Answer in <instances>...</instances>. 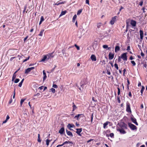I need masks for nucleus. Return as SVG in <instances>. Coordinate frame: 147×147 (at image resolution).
Here are the masks:
<instances>
[{"label":"nucleus","mask_w":147,"mask_h":147,"mask_svg":"<svg viewBox=\"0 0 147 147\" xmlns=\"http://www.w3.org/2000/svg\"><path fill=\"white\" fill-rule=\"evenodd\" d=\"M53 53H54L53 52L44 55L43 57L40 61L45 62L46 61H47L49 59H51L53 58L54 56V55H53Z\"/></svg>","instance_id":"1"},{"label":"nucleus","mask_w":147,"mask_h":147,"mask_svg":"<svg viewBox=\"0 0 147 147\" xmlns=\"http://www.w3.org/2000/svg\"><path fill=\"white\" fill-rule=\"evenodd\" d=\"M126 111L127 112L131 113V110L130 104L129 102H126Z\"/></svg>","instance_id":"2"},{"label":"nucleus","mask_w":147,"mask_h":147,"mask_svg":"<svg viewBox=\"0 0 147 147\" xmlns=\"http://www.w3.org/2000/svg\"><path fill=\"white\" fill-rule=\"evenodd\" d=\"M128 125L130 128L132 130H136L137 129V127L134 124L131 123H128Z\"/></svg>","instance_id":"3"},{"label":"nucleus","mask_w":147,"mask_h":147,"mask_svg":"<svg viewBox=\"0 0 147 147\" xmlns=\"http://www.w3.org/2000/svg\"><path fill=\"white\" fill-rule=\"evenodd\" d=\"M121 57L122 59L124 61H127V53H123L121 55Z\"/></svg>","instance_id":"4"},{"label":"nucleus","mask_w":147,"mask_h":147,"mask_svg":"<svg viewBox=\"0 0 147 147\" xmlns=\"http://www.w3.org/2000/svg\"><path fill=\"white\" fill-rule=\"evenodd\" d=\"M117 17V16H115L112 18L111 21L110 22V23L112 25L114 24V23L116 21V19Z\"/></svg>","instance_id":"5"},{"label":"nucleus","mask_w":147,"mask_h":147,"mask_svg":"<svg viewBox=\"0 0 147 147\" xmlns=\"http://www.w3.org/2000/svg\"><path fill=\"white\" fill-rule=\"evenodd\" d=\"M131 119L132 122L137 125H138V124L136 121V118L133 117V115H132V117H131Z\"/></svg>","instance_id":"6"},{"label":"nucleus","mask_w":147,"mask_h":147,"mask_svg":"<svg viewBox=\"0 0 147 147\" xmlns=\"http://www.w3.org/2000/svg\"><path fill=\"white\" fill-rule=\"evenodd\" d=\"M34 69V67H32L28 68L26 70L25 73V74H27L29 72L32 70Z\"/></svg>","instance_id":"7"},{"label":"nucleus","mask_w":147,"mask_h":147,"mask_svg":"<svg viewBox=\"0 0 147 147\" xmlns=\"http://www.w3.org/2000/svg\"><path fill=\"white\" fill-rule=\"evenodd\" d=\"M117 130L118 131H119L122 134H125L126 133V132L123 129H117Z\"/></svg>","instance_id":"8"},{"label":"nucleus","mask_w":147,"mask_h":147,"mask_svg":"<svg viewBox=\"0 0 147 147\" xmlns=\"http://www.w3.org/2000/svg\"><path fill=\"white\" fill-rule=\"evenodd\" d=\"M140 38L141 40H142L143 38V32L142 30H140Z\"/></svg>","instance_id":"9"},{"label":"nucleus","mask_w":147,"mask_h":147,"mask_svg":"<svg viewBox=\"0 0 147 147\" xmlns=\"http://www.w3.org/2000/svg\"><path fill=\"white\" fill-rule=\"evenodd\" d=\"M64 128L63 127H62L59 131V133L61 134H63V132H64Z\"/></svg>","instance_id":"10"},{"label":"nucleus","mask_w":147,"mask_h":147,"mask_svg":"<svg viewBox=\"0 0 147 147\" xmlns=\"http://www.w3.org/2000/svg\"><path fill=\"white\" fill-rule=\"evenodd\" d=\"M90 58L92 61H95L96 60V58L95 55H91Z\"/></svg>","instance_id":"11"},{"label":"nucleus","mask_w":147,"mask_h":147,"mask_svg":"<svg viewBox=\"0 0 147 147\" xmlns=\"http://www.w3.org/2000/svg\"><path fill=\"white\" fill-rule=\"evenodd\" d=\"M131 24L133 26H136V22L134 20H132L131 21Z\"/></svg>","instance_id":"12"},{"label":"nucleus","mask_w":147,"mask_h":147,"mask_svg":"<svg viewBox=\"0 0 147 147\" xmlns=\"http://www.w3.org/2000/svg\"><path fill=\"white\" fill-rule=\"evenodd\" d=\"M109 59L111 60L113 58L114 55L111 53H109Z\"/></svg>","instance_id":"13"},{"label":"nucleus","mask_w":147,"mask_h":147,"mask_svg":"<svg viewBox=\"0 0 147 147\" xmlns=\"http://www.w3.org/2000/svg\"><path fill=\"white\" fill-rule=\"evenodd\" d=\"M66 132L67 134L69 136H70L71 137H73V135L72 133L69 131H68L67 130H66Z\"/></svg>","instance_id":"14"},{"label":"nucleus","mask_w":147,"mask_h":147,"mask_svg":"<svg viewBox=\"0 0 147 147\" xmlns=\"http://www.w3.org/2000/svg\"><path fill=\"white\" fill-rule=\"evenodd\" d=\"M77 131L76 133L78 135L80 134V133L82 131V128H79L76 129Z\"/></svg>","instance_id":"15"},{"label":"nucleus","mask_w":147,"mask_h":147,"mask_svg":"<svg viewBox=\"0 0 147 147\" xmlns=\"http://www.w3.org/2000/svg\"><path fill=\"white\" fill-rule=\"evenodd\" d=\"M65 3V2L62 1V2H57L55 4V5H59L61 4H64Z\"/></svg>","instance_id":"16"},{"label":"nucleus","mask_w":147,"mask_h":147,"mask_svg":"<svg viewBox=\"0 0 147 147\" xmlns=\"http://www.w3.org/2000/svg\"><path fill=\"white\" fill-rule=\"evenodd\" d=\"M120 50V47L119 46H116L115 48V52H117Z\"/></svg>","instance_id":"17"},{"label":"nucleus","mask_w":147,"mask_h":147,"mask_svg":"<svg viewBox=\"0 0 147 147\" xmlns=\"http://www.w3.org/2000/svg\"><path fill=\"white\" fill-rule=\"evenodd\" d=\"M82 115H83V114H78L77 115H76L75 116L74 118V119H76L78 120L79 119V117L80 116Z\"/></svg>","instance_id":"18"},{"label":"nucleus","mask_w":147,"mask_h":147,"mask_svg":"<svg viewBox=\"0 0 147 147\" xmlns=\"http://www.w3.org/2000/svg\"><path fill=\"white\" fill-rule=\"evenodd\" d=\"M110 123L109 121H107L103 124V128L105 129L106 128V126Z\"/></svg>","instance_id":"19"},{"label":"nucleus","mask_w":147,"mask_h":147,"mask_svg":"<svg viewBox=\"0 0 147 147\" xmlns=\"http://www.w3.org/2000/svg\"><path fill=\"white\" fill-rule=\"evenodd\" d=\"M102 47L104 49H107L108 50H109L111 49V47H108V46L107 45H103Z\"/></svg>","instance_id":"20"},{"label":"nucleus","mask_w":147,"mask_h":147,"mask_svg":"<svg viewBox=\"0 0 147 147\" xmlns=\"http://www.w3.org/2000/svg\"><path fill=\"white\" fill-rule=\"evenodd\" d=\"M44 18L43 17V16H42L41 18H40V20L39 22V24L40 25L42 23V22L44 21Z\"/></svg>","instance_id":"21"},{"label":"nucleus","mask_w":147,"mask_h":147,"mask_svg":"<svg viewBox=\"0 0 147 147\" xmlns=\"http://www.w3.org/2000/svg\"><path fill=\"white\" fill-rule=\"evenodd\" d=\"M66 12V11H62L61 13V14L59 16L60 17L63 15H65V14Z\"/></svg>","instance_id":"22"},{"label":"nucleus","mask_w":147,"mask_h":147,"mask_svg":"<svg viewBox=\"0 0 147 147\" xmlns=\"http://www.w3.org/2000/svg\"><path fill=\"white\" fill-rule=\"evenodd\" d=\"M44 31V30H42L40 32V34H38V35L40 36H42Z\"/></svg>","instance_id":"23"},{"label":"nucleus","mask_w":147,"mask_h":147,"mask_svg":"<svg viewBox=\"0 0 147 147\" xmlns=\"http://www.w3.org/2000/svg\"><path fill=\"white\" fill-rule=\"evenodd\" d=\"M102 26V23H99L97 24V27L98 28H100Z\"/></svg>","instance_id":"24"},{"label":"nucleus","mask_w":147,"mask_h":147,"mask_svg":"<svg viewBox=\"0 0 147 147\" xmlns=\"http://www.w3.org/2000/svg\"><path fill=\"white\" fill-rule=\"evenodd\" d=\"M77 18V16L76 14L75 15L73 18L72 22H74L75 20Z\"/></svg>","instance_id":"25"},{"label":"nucleus","mask_w":147,"mask_h":147,"mask_svg":"<svg viewBox=\"0 0 147 147\" xmlns=\"http://www.w3.org/2000/svg\"><path fill=\"white\" fill-rule=\"evenodd\" d=\"M75 127L74 125V124L71 125L70 124H69L67 125V127H68L71 128L73 127Z\"/></svg>","instance_id":"26"},{"label":"nucleus","mask_w":147,"mask_h":147,"mask_svg":"<svg viewBox=\"0 0 147 147\" xmlns=\"http://www.w3.org/2000/svg\"><path fill=\"white\" fill-rule=\"evenodd\" d=\"M144 89H145L144 87L143 86H142V89L140 91L142 95L143 92V91L144 90Z\"/></svg>","instance_id":"27"},{"label":"nucleus","mask_w":147,"mask_h":147,"mask_svg":"<svg viewBox=\"0 0 147 147\" xmlns=\"http://www.w3.org/2000/svg\"><path fill=\"white\" fill-rule=\"evenodd\" d=\"M38 141L39 142H41V140L40 139V134H38Z\"/></svg>","instance_id":"28"},{"label":"nucleus","mask_w":147,"mask_h":147,"mask_svg":"<svg viewBox=\"0 0 147 147\" xmlns=\"http://www.w3.org/2000/svg\"><path fill=\"white\" fill-rule=\"evenodd\" d=\"M16 77V75L15 74H13L12 77V81H13Z\"/></svg>","instance_id":"29"},{"label":"nucleus","mask_w":147,"mask_h":147,"mask_svg":"<svg viewBox=\"0 0 147 147\" xmlns=\"http://www.w3.org/2000/svg\"><path fill=\"white\" fill-rule=\"evenodd\" d=\"M26 99H22L20 101V105L21 106H22L23 103L24 102V101Z\"/></svg>","instance_id":"30"},{"label":"nucleus","mask_w":147,"mask_h":147,"mask_svg":"<svg viewBox=\"0 0 147 147\" xmlns=\"http://www.w3.org/2000/svg\"><path fill=\"white\" fill-rule=\"evenodd\" d=\"M50 141H51L49 139L46 140V145L47 146H49V143Z\"/></svg>","instance_id":"31"},{"label":"nucleus","mask_w":147,"mask_h":147,"mask_svg":"<svg viewBox=\"0 0 147 147\" xmlns=\"http://www.w3.org/2000/svg\"><path fill=\"white\" fill-rule=\"evenodd\" d=\"M73 104H74V105L73 106V111H74L76 109L77 107H76V106L74 104V102L73 103Z\"/></svg>","instance_id":"32"},{"label":"nucleus","mask_w":147,"mask_h":147,"mask_svg":"<svg viewBox=\"0 0 147 147\" xmlns=\"http://www.w3.org/2000/svg\"><path fill=\"white\" fill-rule=\"evenodd\" d=\"M50 90L53 93H55V90L54 88H51Z\"/></svg>","instance_id":"33"},{"label":"nucleus","mask_w":147,"mask_h":147,"mask_svg":"<svg viewBox=\"0 0 147 147\" xmlns=\"http://www.w3.org/2000/svg\"><path fill=\"white\" fill-rule=\"evenodd\" d=\"M114 66H115V67L117 70H118V69L119 68H118V65H117V64L116 63H115V64H114Z\"/></svg>","instance_id":"34"},{"label":"nucleus","mask_w":147,"mask_h":147,"mask_svg":"<svg viewBox=\"0 0 147 147\" xmlns=\"http://www.w3.org/2000/svg\"><path fill=\"white\" fill-rule=\"evenodd\" d=\"M131 63L132 64L133 66H135L136 65V63L134 61H131Z\"/></svg>","instance_id":"35"},{"label":"nucleus","mask_w":147,"mask_h":147,"mask_svg":"<svg viewBox=\"0 0 147 147\" xmlns=\"http://www.w3.org/2000/svg\"><path fill=\"white\" fill-rule=\"evenodd\" d=\"M74 46L76 48L77 50H80V48L77 45L75 44Z\"/></svg>","instance_id":"36"},{"label":"nucleus","mask_w":147,"mask_h":147,"mask_svg":"<svg viewBox=\"0 0 147 147\" xmlns=\"http://www.w3.org/2000/svg\"><path fill=\"white\" fill-rule=\"evenodd\" d=\"M30 56H28L27 58H26V59H25V60H24L23 62L24 63V62L26 61H27L28 60L29 58H30Z\"/></svg>","instance_id":"37"},{"label":"nucleus","mask_w":147,"mask_h":147,"mask_svg":"<svg viewBox=\"0 0 147 147\" xmlns=\"http://www.w3.org/2000/svg\"><path fill=\"white\" fill-rule=\"evenodd\" d=\"M102 63V65H104L105 64V60H103L100 61Z\"/></svg>","instance_id":"38"},{"label":"nucleus","mask_w":147,"mask_h":147,"mask_svg":"<svg viewBox=\"0 0 147 147\" xmlns=\"http://www.w3.org/2000/svg\"><path fill=\"white\" fill-rule=\"evenodd\" d=\"M20 81L19 79H16L14 81L15 83H18Z\"/></svg>","instance_id":"39"},{"label":"nucleus","mask_w":147,"mask_h":147,"mask_svg":"<svg viewBox=\"0 0 147 147\" xmlns=\"http://www.w3.org/2000/svg\"><path fill=\"white\" fill-rule=\"evenodd\" d=\"M82 11L81 9L79 10L78 11L77 13V15H80L81 13L82 12Z\"/></svg>","instance_id":"40"},{"label":"nucleus","mask_w":147,"mask_h":147,"mask_svg":"<svg viewBox=\"0 0 147 147\" xmlns=\"http://www.w3.org/2000/svg\"><path fill=\"white\" fill-rule=\"evenodd\" d=\"M47 78V76L46 75H45L44 76V77H43V81L44 82L45 80Z\"/></svg>","instance_id":"41"},{"label":"nucleus","mask_w":147,"mask_h":147,"mask_svg":"<svg viewBox=\"0 0 147 147\" xmlns=\"http://www.w3.org/2000/svg\"><path fill=\"white\" fill-rule=\"evenodd\" d=\"M52 86L54 88H57L58 87L57 85L55 84H53Z\"/></svg>","instance_id":"42"},{"label":"nucleus","mask_w":147,"mask_h":147,"mask_svg":"<svg viewBox=\"0 0 147 147\" xmlns=\"http://www.w3.org/2000/svg\"><path fill=\"white\" fill-rule=\"evenodd\" d=\"M117 89H118V95H119L120 94V88H117Z\"/></svg>","instance_id":"43"},{"label":"nucleus","mask_w":147,"mask_h":147,"mask_svg":"<svg viewBox=\"0 0 147 147\" xmlns=\"http://www.w3.org/2000/svg\"><path fill=\"white\" fill-rule=\"evenodd\" d=\"M114 134L113 133H111L110 134V136L111 137V138H113L114 137Z\"/></svg>","instance_id":"44"},{"label":"nucleus","mask_w":147,"mask_h":147,"mask_svg":"<svg viewBox=\"0 0 147 147\" xmlns=\"http://www.w3.org/2000/svg\"><path fill=\"white\" fill-rule=\"evenodd\" d=\"M117 100L118 102L119 103H120V102H121V101H120V98H119V96L117 97Z\"/></svg>","instance_id":"45"},{"label":"nucleus","mask_w":147,"mask_h":147,"mask_svg":"<svg viewBox=\"0 0 147 147\" xmlns=\"http://www.w3.org/2000/svg\"><path fill=\"white\" fill-rule=\"evenodd\" d=\"M143 1H141V2H140L139 3V5L140 6H142L143 5Z\"/></svg>","instance_id":"46"},{"label":"nucleus","mask_w":147,"mask_h":147,"mask_svg":"<svg viewBox=\"0 0 147 147\" xmlns=\"http://www.w3.org/2000/svg\"><path fill=\"white\" fill-rule=\"evenodd\" d=\"M122 58L121 57L119 56L118 58V60L119 62H120L121 61V59Z\"/></svg>","instance_id":"47"},{"label":"nucleus","mask_w":147,"mask_h":147,"mask_svg":"<svg viewBox=\"0 0 147 147\" xmlns=\"http://www.w3.org/2000/svg\"><path fill=\"white\" fill-rule=\"evenodd\" d=\"M86 4H87L89 5V0H86Z\"/></svg>","instance_id":"48"},{"label":"nucleus","mask_w":147,"mask_h":147,"mask_svg":"<svg viewBox=\"0 0 147 147\" xmlns=\"http://www.w3.org/2000/svg\"><path fill=\"white\" fill-rule=\"evenodd\" d=\"M69 143V142L68 141H65V142H64L63 144V146L64 145H65V144H67V143Z\"/></svg>","instance_id":"49"},{"label":"nucleus","mask_w":147,"mask_h":147,"mask_svg":"<svg viewBox=\"0 0 147 147\" xmlns=\"http://www.w3.org/2000/svg\"><path fill=\"white\" fill-rule=\"evenodd\" d=\"M22 83L20 82L18 86H19L20 87H21L22 86Z\"/></svg>","instance_id":"50"},{"label":"nucleus","mask_w":147,"mask_h":147,"mask_svg":"<svg viewBox=\"0 0 147 147\" xmlns=\"http://www.w3.org/2000/svg\"><path fill=\"white\" fill-rule=\"evenodd\" d=\"M15 57H11V58H10V61H12L13 60V59H14V58H15Z\"/></svg>","instance_id":"51"},{"label":"nucleus","mask_w":147,"mask_h":147,"mask_svg":"<svg viewBox=\"0 0 147 147\" xmlns=\"http://www.w3.org/2000/svg\"><path fill=\"white\" fill-rule=\"evenodd\" d=\"M9 119V116L8 115H7V117H6V120H7Z\"/></svg>","instance_id":"52"},{"label":"nucleus","mask_w":147,"mask_h":147,"mask_svg":"<svg viewBox=\"0 0 147 147\" xmlns=\"http://www.w3.org/2000/svg\"><path fill=\"white\" fill-rule=\"evenodd\" d=\"M44 86H41L39 88V89H40V90H42Z\"/></svg>","instance_id":"53"},{"label":"nucleus","mask_w":147,"mask_h":147,"mask_svg":"<svg viewBox=\"0 0 147 147\" xmlns=\"http://www.w3.org/2000/svg\"><path fill=\"white\" fill-rule=\"evenodd\" d=\"M28 38V36H26L24 39V42H25L26 40Z\"/></svg>","instance_id":"54"},{"label":"nucleus","mask_w":147,"mask_h":147,"mask_svg":"<svg viewBox=\"0 0 147 147\" xmlns=\"http://www.w3.org/2000/svg\"><path fill=\"white\" fill-rule=\"evenodd\" d=\"M43 75H46V73H45V70H43Z\"/></svg>","instance_id":"55"},{"label":"nucleus","mask_w":147,"mask_h":147,"mask_svg":"<svg viewBox=\"0 0 147 147\" xmlns=\"http://www.w3.org/2000/svg\"><path fill=\"white\" fill-rule=\"evenodd\" d=\"M130 49V47L129 46L127 49V50L129 51Z\"/></svg>","instance_id":"56"},{"label":"nucleus","mask_w":147,"mask_h":147,"mask_svg":"<svg viewBox=\"0 0 147 147\" xmlns=\"http://www.w3.org/2000/svg\"><path fill=\"white\" fill-rule=\"evenodd\" d=\"M18 57H19V60H20V59H21V58H22V57L21 56H20V55H18Z\"/></svg>","instance_id":"57"},{"label":"nucleus","mask_w":147,"mask_h":147,"mask_svg":"<svg viewBox=\"0 0 147 147\" xmlns=\"http://www.w3.org/2000/svg\"><path fill=\"white\" fill-rule=\"evenodd\" d=\"M7 120H6V119L4 121H3V123H6L7 122Z\"/></svg>","instance_id":"58"},{"label":"nucleus","mask_w":147,"mask_h":147,"mask_svg":"<svg viewBox=\"0 0 147 147\" xmlns=\"http://www.w3.org/2000/svg\"><path fill=\"white\" fill-rule=\"evenodd\" d=\"M12 99H10L9 101V104L11 103L12 102Z\"/></svg>","instance_id":"59"},{"label":"nucleus","mask_w":147,"mask_h":147,"mask_svg":"<svg viewBox=\"0 0 147 147\" xmlns=\"http://www.w3.org/2000/svg\"><path fill=\"white\" fill-rule=\"evenodd\" d=\"M63 146V144H61V145H58L56 147H59L61 146Z\"/></svg>","instance_id":"60"},{"label":"nucleus","mask_w":147,"mask_h":147,"mask_svg":"<svg viewBox=\"0 0 147 147\" xmlns=\"http://www.w3.org/2000/svg\"><path fill=\"white\" fill-rule=\"evenodd\" d=\"M124 128H125V129H127V125L126 124H124Z\"/></svg>","instance_id":"61"},{"label":"nucleus","mask_w":147,"mask_h":147,"mask_svg":"<svg viewBox=\"0 0 147 147\" xmlns=\"http://www.w3.org/2000/svg\"><path fill=\"white\" fill-rule=\"evenodd\" d=\"M141 55L142 56H144V53H143L142 52H141Z\"/></svg>","instance_id":"62"},{"label":"nucleus","mask_w":147,"mask_h":147,"mask_svg":"<svg viewBox=\"0 0 147 147\" xmlns=\"http://www.w3.org/2000/svg\"><path fill=\"white\" fill-rule=\"evenodd\" d=\"M134 59V58L132 57V56H131L130 57V59L131 60H132Z\"/></svg>","instance_id":"63"},{"label":"nucleus","mask_w":147,"mask_h":147,"mask_svg":"<svg viewBox=\"0 0 147 147\" xmlns=\"http://www.w3.org/2000/svg\"><path fill=\"white\" fill-rule=\"evenodd\" d=\"M143 66L144 67L146 68L147 67V65L146 64H145Z\"/></svg>","instance_id":"64"}]
</instances>
